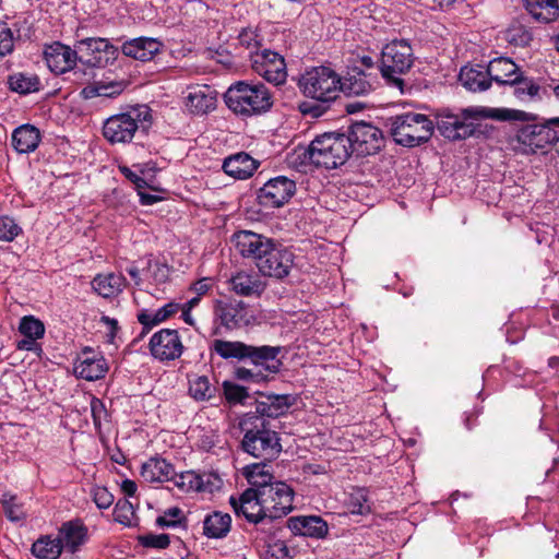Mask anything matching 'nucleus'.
<instances>
[{
	"label": "nucleus",
	"instance_id": "nucleus-1",
	"mask_svg": "<svg viewBox=\"0 0 559 559\" xmlns=\"http://www.w3.org/2000/svg\"><path fill=\"white\" fill-rule=\"evenodd\" d=\"M528 114L522 110L491 107H469L459 114L443 110L437 116V129L450 141L465 140L474 135L476 126L473 120L492 119L498 121L526 120Z\"/></svg>",
	"mask_w": 559,
	"mask_h": 559
},
{
	"label": "nucleus",
	"instance_id": "nucleus-2",
	"mask_svg": "<svg viewBox=\"0 0 559 559\" xmlns=\"http://www.w3.org/2000/svg\"><path fill=\"white\" fill-rule=\"evenodd\" d=\"M250 486H255L267 519H280L293 510L294 490L284 481L274 480L266 464H250L242 468Z\"/></svg>",
	"mask_w": 559,
	"mask_h": 559
},
{
	"label": "nucleus",
	"instance_id": "nucleus-3",
	"mask_svg": "<svg viewBox=\"0 0 559 559\" xmlns=\"http://www.w3.org/2000/svg\"><path fill=\"white\" fill-rule=\"evenodd\" d=\"M238 428L242 432L241 449L247 454L260 459V464H266L277 459L282 452L278 432L265 424L259 416L241 415Z\"/></svg>",
	"mask_w": 559,
	"mask_h": 559
},
{
	"label": "nucleus",
	"instance_id": "nucleus-4",
	"mask_svg": "<svg viewBox=\"0 0 559 559\" xmlns=\"http://www.w3.org/2000/svg\"><path fill=\"white\" fill-rule=\"evenodd\" d=\"M349 140L344 132H329L318 135L299 155L301 163L334 169L344 165L353 155Z\"/></svg>",
	"mask_w": 559,
	"mask_h": 559
},
{
	"label": "nucleus",
	"instance_id": "nucleus-5",
	"mask_svg": "<svg viewBox=\"0 0 559 559\" xmlns=\"http://www.w3.org/2000/svg\"><path fill=\"white\" fill-rule=\"evenodd\" d=\"M224 98L229 109L246 116L266 111L273 105L270 90L261 83L236 82L228 87Z\"/></svg>",
	"mask_w": 559,
	"mask_h": 559
},
{
	"label": "nucleus",
	"instance_id": "nucleus-6",
	"mask_svg": "<svg viewBox=\"0 0 559 559\" xmlns=\"http://www.w3.org/2000/svg\"><path fill=\"white\" fill-rule=\"evenodd\" d=\"M386 126L393 140L405 147H415L428 142L435 129L429 117L418 112L390 117Z\"/></svg>",
	"mask_w": 559,
	"mask_h": 559
},
{
	"label": "nucleus",
	"instance_id": "nucleus-7",
	"mask_svg": "<svg viewBox=\"0 0 559 559\" xmlns=\"http://www.w3.org/2000/svg\"><path fill=\"white\" fill-rule=\"evenodd\" d=\"M298 87L308 98L332 104L342 90L341 75L330 67H313L300 76Z\"/></svg>",
	"mask_w": 559,
	"mask_h": 559
},
{
	"label": "nucleus",
	"instance_id": "nucleus-8",
	"mask_svg": "<svg viewBox=\"0 0 559 559\" xmlns=\"http://www.w3.org/2000/svg\"><path fill=\"white\" fill-rule=\"evenodd\" d=\"M414 60V51L407 40H392L382 49L380 72L389 85L403 92L405 81L402 75L412 69Z\"/></svg>",
	"mask_w": 559,
	"mask_h": 559
},
{
	"label": "nucleus",
	"instance_id": "nucleus-9",
	"mask_svg": "<svg viewBox=\"0 0 559 559\" xmlns=\"http://www.w3.org/2000/svg\"><path fill=\"white\" fill-rule=\"evenodd\" d=\"M150 117L148 110L132 108L127 112H121L109 117L103 126V135L111 144L129 143L140 130L142 120Z\"/></svg>",
	"mask_w": 559,
	"mask_h": 559
},
{
	"label": "nucleus",
	"instance_id": "nucleus-10",
	"mask_svg": "<svg viewBox=\"0 0 559 559\" xmlns=\"http://www.w3.org/2000/svg\"><path fill=\"white\" fill-rule=\"evenodd\" d=\"M516 147L524 154H535L549 145L559 143V118L549 119L543 124H527L516 133Z\"/></svg>",
	"mask_w": 559,
	"mask_h": 559
},
{
	"label": "nucleus",
	"instance_id": "nucleus-11",
	"mask_svg": "<svg viewBox=\"0 0 559 559\" xmlns=\"http://www.w3.org/2000/svg\"><path fill=\"white\" fill-rule=\"evenodd\" d=\"M344 135L349 140L352 154L358 157L378 153L383 144L382 131L365 121L349 126Z\"/></svg>",
	"mask_w": 559,
	"mask_h": 559
},
{
	"label": "nucleus",
	"instance_id": "nucleus-12",
	"mask_svg": "<svg viewBox=\"0 0 559 559\" xmlns=\"http://www.w3.org/2000/svg\"><path fill=\"white\" fill-rule=\"evenodd\" d=\"M261 347H266L267 349H272L265 356V359H253L246 358L245 366L238 367L235 369V377L238 380L260 383L267 380L269 374L277 373L282 366V361L277 358L282 348L280 346H269L262 345Z\"/></svg>",
	"mask_w": 559,
	"mask_h": 559
},
{
	"label": "nucleus",
	"instance_id": "nucleus-13",
	"mask_svg": "<svg viewBox=\"0 0 559 559\" xmlns=\"http://www.w3.org/2000/svg\"><path fill=\"white\" fill-rule=\"evenodd\" d=\"M79 61L90 67L103 68L116 59L117 48L108 39L84 38L76 43Z\"/></svg>",
	"mask_w": 559,
	"mask_h": 559
},
{
	"label": "nucleus",
	"instance_id": "nucleus-14",
	"mask_svg": "<svg viewBox=\"0 0 559 559\" xmlns=\"http://www.w3.org/2000/svg\"><path fill=\"white\" fill-rule=\"evenodd\" d=\"M295 192V181L285 176H278L267 180L257 191V201L265 209H276L286 204Z\"/></svg>",
	"mask_w": 559,
	"mask_h": 559
},
{
	"label": "nucleus",
	"instance_id": "nucleus-15",
	"mask_svg": "<svg viewBox=\"0 0 559 559\" xmlns=\"http://www.w3.org/2000/svg\"><path fill=\"white\" fill-rule=\"evenodd\" d=\"M250 57L251 67L257 74L274 85L285 83L287 78L286 63L280 53L264 49L251 53Z\"/></svg>",
	"mask_w": 559,
	"mask_h": 559
},
{
	"label": "nucleus",
	"instance_id": "nucleus-16",
	"mask_svg": "<svg viewBox=\"0 0 559 559\" xmlns=\"http://www.w3.org/2000/svg\"><path fill=\"white\" fill-rule=\"evenodd\" d=\"M214 314L227 330H235L251 323L253 314L242 300L225 298L216 300Z\"/></svg>",
	"mask_w": 559,
	"mask_h": 559
},
{
	"label": "nucleus",
	"instance_id": "nucleus-17",
	"mask_svg": "<svg viewBox=\"0 0 559 559\" xmlns=\"http://www.w3.org/2000/svg\"><path fill=\"white\" fill-rule=\"evenodd\" d=\"M234 237L240 254L252 259L258 270L261 260L266 259L269 251H273L278 243L272 238L250 230H240Z\"/></svg>",
	"mask_w": 559,
	"mask_h": 559
},
{
	"label": "nucleus",
	"instance_id": "nucleus-18",
	"mask_svg": "<svg viewBox=\"0 0 559 559\" xmlns=\"http://www.w3.org/2000/svg\"><path fill=\"white\" fill-rule=\"evenodd\" d=\"M296 399L292 394H261L255 400L253 409L243 415L259 416L265 424L271 425V419L278 418L288 413Z\"/></svg>",
	"mask_w": 559,
	"mask_h": 559
},
{
	"label": "nucleus",
	"instance_id": "nucleus-19",
	"mask_svg": "<svg viewBox=\"0 0 559 559\" xmlns=\"http://www.w3.org/2000/svg\"><path fill=\"white\" fill-rule=\"evenodd\" d=\"M295 255L293 251L277 243L273 251H269L266 259L261 260L259 272L265 277L284 280L294 266Z\"/></svg>",
	"mask_w": 559,
	"mask_h": 559
},
{
	"label": "nucleus",
	"instance_id": "nucleus-20",
	"mask_svg": "<svg viewBox=\"0 0 559 559\" xmlns=\"http://www.w3.org/2000/svg\"><path fill=\"white\" fill-rule=\"evenodd\" d=\"M150 350L159 360H175L183 352V344L177 330L162 329L150 340Z\"/></svg>",
	"mask_w": 559,
	"mask_h": 559
},
{
	"label": "nucleus",
	"instance_id": "nucleus-21",
	"mask_svg": "<svg viewBox=\"0 0 559 559\" xmlns=\"http://www.w3.org/2000/svg\"><path fill=\"white\" fill-rule=\"evenodd\" d=\"M175 485L185 492H207L212 493L219 489L223 481L215 473L186 471L176 474L171 479Z\"/></svg>",
	"mask_w": 559,
	"mask_h": 559
},
{
	"label": "nucleus",
	"instance_id": "nucleus-22",
	"mask_svg": "<svg viewBox=\"0 0 559 559\" xmlns=\"http://www.w3.org/2000/svg\"><path fill=\"white\" fill-rule=\"evenodd\" d=\"M229 502L237 516H243L249 523L258 524L267 518L255 486H250L239 498L230 497Z\"/></svg>",
	"mask_w": 559,
	"mask_h": 559
},
{
	"label": "nucleus",
	"instance_id": "nucleus-23",
	"mask_svg": "<svg viewBox=\"0 0 559 559\" xmlns=\"http://www.w3.org/2000/svg\"><path fill=\"white\" fill-rule=\"evenodd\" d=\"M342 90L346 96H366L376 90L378 76L358 67L348 70L345 76H341Z\"/></svg>",
	"mask_w": 559,
	"mask_h": 559
},
{
	"label": "nucleus",
	"instance_id": "nucleus-24",
	"mask_svg": "<svg viewBox=\"0 0 559 559\" xmlns=\"http://www.w3.org/2000/svg\"><path fill=\"white\" fill-rule=\"evenodd\" d=\"M212 349L224 359L235 358L241 361L246 358L265 359L264 355L272 352V349L266 347H257L238 341L224 340H214Z\"/></svg>",
	"mask_w": 559,
	"mask_h": 559
},
{
	"label": "nucleus",
	"instance_id": "nucleus-25",
	"mask_svg": "<svg viewBox=\"0 0 559 559\" xmlns=\"http://www.w3.org/2000/svg\"><path fill=\"white\" fill-rule=\"evenodd\" d=\"M57 537L62 549L73 555L87 543L88 528L81 519L70 520L61 524Z\"/></svg>",
	"mask_w": 559,
	"mask_h": 559
},
{
	"label": "nucleus",
	"instance_id": "nucleus-26",
	"mask_svg": "<svg viewBox=\"0 0 559 559\" xmlns=\"http://www.w3.org/2000/svg\"><path fill=\"white\" fill-rule=\"evenodd\" d=\"M287 527L294 535L322 539L329 534L328 523L318 515H298L287 520Z\"/></svg>",
	"mask_w": 559,
	"mask_h": 559
},
{
	"label": "nucleus",
	"instance_id": "nucleus-27",
	"mask_svg": "<svg viewBox=\"0 0 559 559\" xmlns=\"http://www.w3.org/2000/svg\"><path fill=\"white\" fill-rule=\"evenodd\" d=\"M259 166L260 162L258 159L246 152H238L223 160L222 169L227 176L236 180H246L253 176Z\"/></svg>",
	"mask_w": 559,
	"mask_h": 559
},
{
	"label": "nucleus",
	"instance_id": "nucleus-28",
	"mask_svg": "<svg viewBox=\"0 0 559 559\" xmlns=\"http://www.w3.org/2000/svg\"><path fill=\"white\" fill-rule=\"evenodd\" d=\"M45 60L53 73L62 74L75 66L79 55L76 48L73 50L66 45L55 43L45 50Z\"/></svg>",
	"mask_w": 559,
	"mask_h": 559
},
{
	"label": "nucleus",
	"instance_id": "nucleus-29",
	"mask_svg": "<svg viewBox=\"0 0 559 559\" xmlns=\"http://www.w3.org/2000/svg\"><path fill=\"white\" fill-rule=\"evenodd\" d=\"M489 78L498 84L509 85L516 82L522 71L513 60L507 57L492 59L486 67Z\"/></svg>",
	"mask_w": 559,
	"mask_h": 559
},
{
	"label": "nucleus",
	"instance_id": "nucleus-30",
	"mask_svg": "<svg viewBox=\"0 0 559 559\" xmlns=\"http://www.w3.org/2000/svg\"><path fill=\"white\" fill-rule=\"evenodd\" d=\"M162 46V43L155 38L139 37L126 41L122 45V52L140 61H148L160 51Z\"/></svg>",
	"mask_w": 559,
	"mask_h": 559
},
{
	"label": "nucleus",
	"instance_id": "nucleus-31",
	"mask_svg": "<svg viewBox=\"0 0 559 559\" xmlns=\"http://www.w3.org/2000/svg\"><path fill=\"white\" fill-rule=\"evenodd\" d=\"M92 350H84L83 357L79 358L74 366V373L78 378L86 381H95L105 377L108 367L104 357H90Z\"/></svg>",
	"mask_w": 559,
	"mask_h": 559
},
{
	"label": "nucleus",
	"instance_id": "nucleus-32",
	"mask_svg": "<svg viewBox=\"0 0 559 559\" xmlns=\"http://www.w3.org/2000/svg\"><path fill=\"white\" fill-rule=\"evenodd\" d=\"M216 103V92L207 85L193 88L186 98L187 109L195 115H204L215 109Z\"/></svg>",
	"mask_w": 559,
	"mask_h": 559
},
{
	"label": "nucleus",
	"instance_id": "nucleus-33",
	"mask_svg": "<svg viewBox=\"0 0 559 559\" xmlns=\"http://www.w3.org/2000/svg\"><path fill=\"white\" fill-rule=\"evenodd\" d=\"M39 130L29 124H22L15 128L11 135V144L19 154L34 152L40 143Z\"/></svg>",
	"mask_w": 559,
	"mask_h": 559
},
{
	"label": "nucleus",
	"instance_id": "nucleus-34",
	"mask_svg": "<svg viewBox=\"0 0 559 559\" xmlns=\"http://www.w3.org/2000/svg\"><path fill=\"white\" fill-rule=\"evenodd\" d=\"M459 80L471 92H483L491 85L487 69L479 64L463 67L460 71Z\"/></svg>",
	"mask_w": 559,
	"mask_h": 559
},
{
	"label": "nucleus",
	"instance_id": "nucleus-35",
	"mask_svg": "<svg viewBox=\"0 0 559 559\" xmlns=\"http://www.w3.org/2000/svg\"><path fill=\"white\" fill-rule=\"evenodd\" d=\"M141 476L148 483L169 481L175 476V468L162 457H151L142 465Z\"/></svg>",
	"mask_w": 559,
	"mask_h": 559
},
{
	"label": "nucleus",
	"instance_id": "nucleus-36",
	"mask_svg": "<svg viewBox=\"0 0 559 559\" xmlns=\"http://www.w3.org/2000/svg\"><path fill=\"white\" fill-rule=\"evenodd\" d=\"M126 86L124 81L103 79L83 87L81 95L87 99L97 96L116 97L124 91Z\"/></svg>",
	"mask_w": 559,
	"mask_h": 559
},
{
	"label": "nucleus",
	"instance_id": "nucleus-37",
	"mask_svg": "<svg viewBox=\"0 0 559 559\" xmlns=\"http://www.w3.org/2000/svg\"><path fill=\"white\" fill-rule=\"evenodd\" d=\"M231 289L241 296H260L265 285L261 282L258 275L247 272H238L230 278Z\"/></svg>",
	"mask_w": 559,
	"mask_h": 559
},
{
	"label": "nucleus",
	"instance_id": "nucleus-38",
	"mask_svg": "<svg viewBox=\"0 0 559 559\" xmlns=\"http://www.w3.org/2000/svg\"><path fill=\"white\" fill-rule=\"evenodd\" d=\"M230 527V515L221 511H214L203 520V534L207 538H224L229 533Z\"/></svg>",
	"mask_w": 559,
	"mask_h": 559
},
{
	"label": "nucleus",
	"instance_id": "nucleus-39",
	"mask_svg": "<svg viewBox=\"0 0 559 559\" xmlns=\"http://www.w3.org/2000/svg\"><path fill=\"white\" fill-rule=\"evenodd\" d=\"M180 310L177 302H168L155 312L143 310L138 314V321L142 324L143 331L141 336L148 333L155 325L166 321Z\"/></svg>",
	"mask_w": 559,
	"mask_h": 559
},
{
	"label": "nucleus",
	"instance_id": "nucleus-40",
	"mask_svg": "<svg viewBox=\"0 0 559 559\" xmlns=\"http://www.w3.org/2000/svg\"><path fill=\"white\" fill-rule=\"evenodd\" d=\"M124 277L121 274L108 273L99 274L92 281L94 290L104 298H110L118 295L124 286Z\"/></svg>",
	"mask_w": 559,
	"mask_h": 559
},
{
	"label": "nucleus",
	"instance_id": "nucleus-41",
	"mask_svg": "<svg viewBox=\"0 0 559 559\" xmlns=\"http://www.w3.org/2000/svg\"><path fill=\"white\" fill-rule=\"evenodd\" d=\"M525 9L536 20L548 23L559 14L558 0H523Z\"/></svg>",
	"mask_w": 559,
	"mask_h": 559
},
{
	"label": "nucleus",
	"instance_id": "nucleus-42",
	"mask_svg": "<svg viewBox=\"0 0 559 559\" xmlns=\"http://www.w3.org/2000/svg\"><path fill=\"white\" fill-rule=\"evenodd\" d=\"M62 551L58 537L52 538L49 535L39 537L32 545V554L38 559H58Z\"/></svg>",
	"mask_w": 559,
	"mask_h": 559
},
{
	"label": "nucleus",
	"instance_id": "nucleus-43",
	"mask_svg": "<svg viewBox=\"0 0 559 559\" xmlns=\"http://www.w3.org/2000/svg\"><path fill=\"white\" fill-rule=\"evenodd\" d=\"M8 84L11 91L21 95L38 92L40 80L36 74L17 72L9 75Z\"/></svg>",
	"mask_w": 559,
	"mask_h": 559
},
{
	"label": "nucleus",
	"instance_id": "nucleus-44",
	"mask_svg": "<svg viewBox=\"0 0 559 559\" xmlns=\"http://www.w3.org/2000/svg\"><path fill=\"white\" fill-rule=\"evenodd\" d=\"M217 388L206 376H194L189 379V394L197 402L209 401L215 396Z\"/></svg>",
	"mask_w": 559,
	"mask_h": 559
},
{
	"label": "nucleus",
	"instance_id": "nucleus-45",
	"mask_svg": "<svg viewBox=\"0 0 559 559\" xmlns=\"http://www.w3.org/2000/svg\"><path fill=\"white\" fill-rule=\"evenodd\" d=\"M509 85L513 86V94L520 100H533L539 96L540 86L530 78L524 76L523 72L516 82Z\"/></svg>",
	"mask_w": 559,
	"mask_h": 559
},
{
	"label": "nucleus",
	"instance_id": "nucleus-46",
	"mask_svg": "<svg viewBox=\"0 0 559 559\" xmlns=\"http://www.w3.org/2000/svg\"><path fill=\"white\" fill-rule=\"evenodd\" d=\"M19 332L24 335V337L38 340L45 334V325L39 319L33 316H25L20 321Z\"/></svg>",
	"mask_w": 559,
	"mask_h": 559
},
{
	"label": "nucleus",
	"instance_id": "nucleus-47",
	"mask_svg": "<svg viewBox=\"0 0 559 559\" xmlns=\"http://www.w3.org/2000/svg\"><path fill=\"white\" fill-rule=\"evenodd\" d=\"M532 39L531 32L522 25H512L506 32V40L515 47H525Z\"/></svg>",
	"mask_w": 559,
	"mask_h": 559
},
{
	"label": "nucleus",
	"instance_id": "nucleus-48",
	"mask_svg": "<svg viewBox=\"0 0 559 559\" xmlns=\"http://www.w3.org/2000/svg\"><path fill=\"white\" fill-rule=\"evenodd\" d=\"M223 390L225 399L229 404H243L249 397L247 388L230 381L223 382Z\"/></svg>",
	"mask_w": 559,
	"mask_h": 559
},
{
	"label": "nucleus",
	"instance_id": "nucleus-49",
	"mask_svg": "<svg viewBox=\"0 0 559 559\" xmlns=\"http://www.w3.org/2000/svg\"><path fill=\"white\" fill-rule=\"evenodd\" d=\"M2 507L7 518L12 522H19L26 518L24 507L16 496L4 497Z\"/></svg>",
	"mask_w": 559,
	"mask_h": 559
},
{
	"label": "nucleus",
	"instance_id": "nucleus-50",
	"mask_svg": "<svg viewBox=\"0 0 559 559\" xmlns=\"http://www.w3.org/2000/svg\"><path fill=\"white\" fill-rule=\"evenodd\" d=\"M112 515L116 522L131 526L134 516L132 503L127 499H119L115 506Z\"/></svg>",
	"mask_w": 559,
	"mask_h": 559
},
{
	"label": "nucleus",
	"instance_id": "nucleus-51",
	"mask_svg": "<svg viewBox=\"0 0 559 559\" xmlns=\"http://www.w3.org/2000/svg\"><path fill=\"white\" fill-rule=\"evenodd\" d=\"M21 233L22 228L12 217L7 215L0 217V241L11 242Z\"/></svg>",
	"mask_w": 559,
	"mask_h": 559
},
{
	"label": "nucleus",
	"instance_id": "nucleus-52",
	"mask_svg": "<svg viewBox=\"0 0 559 559\" xmlns=\"http://www.w3.org/2000/svg\"><path fill=\"white\" fill-rule=\"evenodd\" d=\"M348 509L350 513L358 515L367 514L371 511L367 493L362 489L357 490L350 496Z\"/></svg>",
	"mask_w": 559,
	"mask_h": 559
},
{
	"label": "nucleus",
	"instance_id": "nucleus-53",
	"mask_svg": "<svg viewBox=\"0 0 559 559\" xmlns=\"http://www.w3.org/2000/svg\"><path fill=\"white\" fill-rule=\"evenodd\" d=\"M186 518L182 515L181 509L174 507L164 512L163 515L156 519V525L158 527H176L179 526Z\"/></svg>",
	"mask_w": 559,
	"mask_h": 559
},
{
	"label": "nucleus",
	"instance_id": "nucleus-54",
	"mask_svg": "<svg viewBox=\"0 0 559 559\" xmlns=\"http://www.w3.org/2000/svg\"><path fill=\"white\" fill-rule=\"evenodd\" d=\"M139 543L145 548L165 549L169 546L168 534H145L139 536Z\"/></svg>",
	"mask_w": 559,
	"mask_h": 559
},
{
	"label": "nucleus",
	"instance_id": "nucleus-55",
	"mask_svg": "<svg viewBox=\"0 0 559 559\" xmlns=\"http://www.w3.org/2000/svg\"><path fill=\"white\" fill-rule=\"evenodd\" d=\"M14 49V35L5 22L0 21V57L10 55Z\"/></svg>",
	"mask_w": 559,
	"mask_h": 559
},
{
	"label": "nucleus",
	"instance_id": "nucleus-56",
	"mask_svg": "<svg viewBox=\"0 0 559 559\" xmlns=\"http://www.w3.org/2000/svg\"><path fill=\"white\" fill-rule=\"evenodd\" d=\"M331 104L323 103H310V102H301L298 106L299 111L305 116H310L311 118H319L323 116L329 109Z\"/></svg>",
	"mask_w": 559,
	"mask_h": 559
},
{
	"label": "nucleus",
	"instance_id": "nucleus-57",
	"mask_svg": "<svg viewBox=\"0 0 559 559\" xmlns=\"http://www.w3.org/2000/svg\"><path fill=\"white\" fill-rule=\"evenodd\" d=\"M93 499L99 509H107L114 502V496L105 487L94 488Z\"/></svg>",
	"mask_w": 559,
	"mask_h": 559
},
{
	"label": "nucleus",
	"instance_id": "nucleus-58",
	"mask_svg": "<svg viewBox=\"0 0 559 559\" xmlns=\"http://www.w3.org/2000/svg\"><path fill=\"white\" fill-rule=\"evenodd\" d=\"M91 412L95 427H100L102 420L107 416L104 403L97 397H92Z\"/></svg>",
	"mask_w": 559,
	"mask_h": 559
},
{
	"label": "nucleus",
	"instance_id": "nucleus-59",
	"mask_svg": "<svg viewBox=\"0 0 559 559\" xmlns=\"http://www.w3.org/2000/svg\"><path fill=\"white\" fill-rule=\"evenodd\" d=\"M120 171L124 175L127 179H129L131 182L135 185L136 189H143L145 187V180L138 176L135 173H133L127 166L120 167Z\"/></svg>",
	"mask_w": 559,
	"mask_h": 559
},
{
	"label": "nucleus",
	"instance_id": "nucleus-60",
	"mask_svg": "<svg viewBox=\"0 0 559 559\" xmlns=\"http://www.w3.org/2000/svg\"><path fill=\"white\" fill-rule=\"evenodd\" d=\"M239 40H240V44L247 48H251L252 46L257 45V41L254 39V34L252 31H249V29H243L239 34Z\"/></svg>",
	"mask_w": 559,
	"mask_h": 559
},
{
	"label": "nucleus",
	"instance_id": "nucleus-61",
	"mask_svg": "<svg viewBox=\"0 0 559 559\" xmlns=\"http://www.w3.org/2000/svg\"><path fill=\"white\" fill-rule=\"evenodd\" d=\"M16 348L20 350L33 352L37 348L36 340L32 337H25L16 343Z\"/></svg>",
	"mask_w": 559,
	"mask_h": 559
},
{
	"label": "nucleus",
	"instance_id": "nucleus-62",
	"mask_svg": "<svg viewBox=\"0 0 559 559\" xmlns=\"http://www.w3.org/2000/svg\"><path fill=\"white\" fill-rule=\"evenodd\" d=\"M138 193L142 205H152L160 200L159 197L143 192L141 189H138Z\"/></svg>",
	"mask_w": 559,
	"mask_h": 559
},
{
	"label": "nucleus",
	"instance_id": "nucleus-63",
	"mask_svg": "<svg viewBox=\"0 0 559 559\" xmlns=\"http://www.w3.org/2000/svg\"><path fill=\"white\" fill-rule=\"evenodd\" d=\"M136 488V484L131 479H124L121 484V490L129 497L135 495Z\"/></svg>",
	"mask_w": 559,
	"mask_h": 559
},
{
	"label": "nucleus",
	"instance_id": "nucleus-64",
	"mask_svg": "<svg viewBox=\"0 0 559 559\" xmlns=\"http://www.w3.org/2000/svg\"><path fill=\"white\" fill-rule=\"evenodd\" d=\"M366 107H367V105L362 102H352V103H347L345 105L346 112H348V114L359 112V111L364 110Z\"/></svg>",
	"mask_w": 559,
	"mask_h": 559
}]
</instances>
